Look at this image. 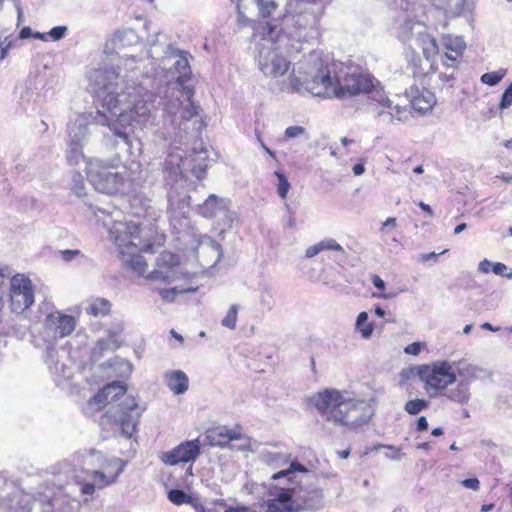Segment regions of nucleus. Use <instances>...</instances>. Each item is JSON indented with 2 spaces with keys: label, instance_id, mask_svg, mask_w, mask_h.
I'll list each match as a JSON object with an SVG mask.
<instances>
[{
  "label": "nucleus",
  "instance_id": "f257e3e1",
  "mask_svg": "<svg viewBox=\"0 0 512 512\" xmlns=\"http://www.w3.org/2000/svg\"><path fill=\"white\" fill-rule=\"evenodd\" d=\"M294 0H239L238 26L251 27L253 37L277 42L283 33V23L295 16Z\"/></svg>",
  "mask_w": 512,
  "mask_h": 512
},
{
  "label": "nucleus",
  "instance_id": "f03ea898",
  "mask_svg": "<svg viewBox=\"0 0 512 512\" xmlns=\"http://www.w3.org/2000/svg\"><path fill=\"white\" fill-rule=\"evenodd\" d=\"M311 403L326 421L348 430L359 429L373 415V409L366 401L350 398L335 389L316 393Z\"/></svg>",
  "mask_w": 512,
  "mask_h": 512
},
{
  "label": "nucleus",
  "instance_id": "7ed1b4c3",
  "mask_svg": "<svg viewBox=\"0 0 512 512\" xmlns=\"http://www.w3.org/2000/svg\"><path fill=\"white\" fill-rule=\"evenodd\" d=\"M267 499L263 503L265 512H300L317 510L323 507L324 494L321 489H304L294 485L293 481L287 486L271 484L268 488Z\"/></svg>",
  "mask_w": 512,
  "mask_h": 512
},
{
  "label": "nucleus",
  "instance_id": "20e7f679",
  "mask_svg": "<svg viewBox=\"0 0 512 512\" xmlns=\"http://www.w3.org/2000/svg\"><path fill=\"white\" fill-rule=\"evenodd\" d=\"M83 471L85 476H76L83 495H92L95 488H104L114 483L125 467L119 458L108 459L98 451H90L83 455Z\"/></svg>",
  "mask_w": 512,
  "mask_h": 512
},
{
  "label": "nucleus",
  "instance_id": "39448f33",
  "mask_svg": "<svg viewBox=\"0 0 512 512\" xmlns=\"http://www.w3.org/2000/svg\"><path fill=\"white\" fill-rule=\"evenodd\" d=\"M141 225L134 222H125L116 228L115 244L119 249V256L124 265L130 268L139 276H143L147 270V262L144 257L137 253L140 240Z\"/></svg>",
  "mask_w": 512,
  "mask_h": 512
},
{
  "label": "nucleus",
  "instance_id": "423d86ee",
  "mask_svg": "<svg viewBox=\"0 0 512 512\" xmlns=\"http://www.w3.org/2000/svg\"><path fill=\"white\" fill-rule=\"evenodd\" d=\"M418 375L424 382V388L430 397H437L456 381L455 372L450 363L443 361L430 365L413 367L409 371Z\"/></svg>",
  "mask_w": 512,
  "mask_h": 512
},
{
  "label": "nucleus",
  "instance_id": "0eeeda50",
  "mask_svg": "<svg viewBox=\"0 0 512 512\" xmlns=\"http://www.w3.org/2000/svg\"><path fill=\"white\" fill-rule=\"evenodd\" d=\"M86 175L97 191L106 194H116L125 184V173L104 161L89 162Z\"/></svg>",
  "mask_w": 512,
  "mask_h": 512
},
{
  "label": "nucleus",
  "instance_id": "6e6552de",
  "mask_svg": "<svg viewBox=\"0 0 512 512\" xmlns=\"http://www.w3.org/2000/svg\"><path fill=\"white\" fill-rule=\"evenodd\" d=\"M151 115L150 104L143 97H135L132 106L121 112L117 119L102 122V125L107 126L115 136L121 138L126 144H130L129 134L126 129L133 124H145Z\"/></svg>",
  "mask_w": 512,
  "mask_h": 512
},
{
  "label": "nucleus",
  "instance_id": "1a4fd4ad",
  "mask_svg": "<svg viewBox=\"0 0 512 512\" xmlns=\"http://www.w3.org/2000/svg\"><path fill=\"white\" fill-rule=\"evenodd\" d=\"M466 48L467 45L460 36L446 35L442 39L443 55L440 57L442 62L440 74L452 84L456 79Z\"/></svg>",
  "mask_w": 512,
  "mask_h": 512
},
{
  "label": "nucleus",
  "instance_id": "9d476101",
  "mask_svg": "<svg viewBox=\"0 0 512 512\" xmlns=\"http://www.w3.org/2000/svg\"><path fill=\"white\" fill-rule=\"evenodd\" d=\"M10 309L16 314L27 310L34 303V287L32 281L23 274H16L10 279Z\"/></svg>",
  "mask_w": 512,
  "mask_h": 512
},
{
  "label": "nucleus",
  "instance_id": "9b49d317",
  "mask_svg": "<svg viewBox=\"0 0 512 512\" xmlns=\"http://www.w3.org/2000/svg\"><path fill=\"white\" fill-rule=\"evenodd\" d=\"M336 66L321 65L317 73L311 78L305 79L306 92L322 97V98H336Z\"/></svg>",
  "mask_w": 512,
  "mask_h": 512
},
{
  "label": "nucleus",
  "instance_id": "f8f14e48",
  "mask_svg": "<svg viewBox=\"0 0 512 512\" xmlns=\"http://www.w3.org/2000/svg\"><path fill=\"white\" fill-rule=\"evenodd\" d=\"M373 77L361 73H342L336 70V98L364 94L372 87Z\"/></svg>",
  "mask_w": 512,
  "mask_h": 512
},
{
  "label": "nucleus",
  "instance_id": "ddd939ff",
  "mask_svg": "<svg viewBox=\"0 0 512 512\" xmlns=\"http://www.w3.org/2000/svg\"><path fill=\"white\" fill-rule=\"evenodd\" d=\"M407 68L410 70L414 79L424 81L426 78L436 75L442 85L452 86L450 80L444 79L441 74L442 62L434 63L423 58L420 53L412 47L406 55Z\"/></svg>",
  "mask_w": 512,
  "mask_h": 512
},
{
  "label": "nucleus",
  "instance_id": "4468645a",
  "mask_svg": "<svg viewBox=\"0 0 512 512\" xmlns=\"http://www.w3.org/2000/svg\"><path fill=\"white\" fill-rule=\"evenodd\" d=\"M143 411L144 409L138 406L133 397H125L124 401L120 404L116 421L120 426L121 434L125 438L129 439L132 437Z\"/></svg>",
  "mask_w": 512,
  "mask_h": 512
},
{
  "label": "nucleus",
  "instance_id": "2eb2a0df",
  "mask_svg": "<svg viewBox=\"0 0 512 512\" xmlns=\"http://www.w3.org/2000/svg\"><path fill=\"white\" fill-rule=\"evenodd\" d=\"M260 458L265 464L273 468H281L289 464L287 469L280 470L273 474L272 480L287 478L288 482H292L293 479L290 477L291 474L296 471L307 472V469L303 465L290 461V454L288 453L267 450L261 453Z\"/></svg>",
  "mask_w": 512,
  "mask_h": 512
},
{
  "label": "nucleus",
  "instance_id": "dca6fc26",
  "mask_svg": "<svg viewBox=\"0 0 512 512\" xmlns=\"http://www.w3.org/2000/svg\"><path fill=\"white\" fill-rule=\"evenodd\" d=\"M258 63L263 74L272 78L283 76L290 68V62L276 48H262Z\"/></svg>",
  "mask_w": 512,
  "mask_h": 512
},
{
  "label": "nucleus",
  "instance_id": "f3484780",
  "mask_svg": "<svg viewBox=\"0 0 512 512\" xmlns=\"http://www.w3.org/2000/svg\"><path fill=\"white\" fill-rule=\"evenodd\" d=\"M200 453L199 441H185L174 449L164 452L161 460L167 465H177L179 463H187L194 461Z\"/></svg>",
  "mask_w": 512,
  "mask_h": 512
},
{
  "label": "nucleus",
  "instance_id": "a211bd4d",
  "mask_svg": "<svg viewBox=\"0 0 512 512\" xmlns=\"http://www.w3.org/2000/svg\"><path fill=\"white\" fill-rule=\"evenodd\" d=\"M53 502L49 495L21 493L18 496L17 507L10 506L13 512H52Z\"/></svg>",
  "mask_w": 512,
  "mask_h": 512
},
{
  "label": "nucleus",
  "instance_id": "6ab92c4d",
  "mask_svg": "<svg viewBox=\"0 0 512 512\" xmlns=\"http://www.w3.org/2000/svg\"><path fill=\"white\" fill-rule=\"evenodd\" d=\"M435 104V95L430 90L415 86L410 88V106L414 111L425 114L431 111Z\"/></svg>",
  "mask_w": 512,
  "mask_h": 512
},
{
  "label": "nucleus",
  "instance_id": "aec40b11",
  "mask_svg": "<svg viewBox=\"0 0 512 512\" xmlns=\"http://www.w3.org/2000/svg\"><path fill=\"white\" fill-rule=\"evenodd\" d=\"M415 46L423 58L438 63L440 48L435 37L426 32L418 33L415 38Z\"/></svg>",
  "mask_w": 512,
  "mask_h": 512
},
{
  "label": "nucleus",
  "instance_id": "412c9836",
  "mask_svg": "<svg viewBox=\"0 0 512 512\" xmlns=\"http://www.w3.org/2000/svg\"><path fill=\"white\" fill-rule=\"evenodd\" d=\"M209 438L212 445L228 447L231 442L241 438V429L220 427L210 432Z\"/></svg>",
  "mask_w": 512,
  "mask_h": 512
},
{
  "label": "nucleus",
  "instance_id": "4be33fe9",
  "mask_svg": "<svg viewBox=\"0 0 512 512\" xmlns=\"http://www.w3.org/2000/svg\"><path fill=\"white\" fill-rule=\"evenodd\" d=\"M365 94L369 96L371 105L375 107L378 115L385 114L387 108L391 106V99L388 98L384 89L375 83L374 78L372 79V87Z\"/></svg>",
  "mask_w": 512,
  "mask_h": 512
},
{
  "label": "nucleus",
  "instance_id": "5701e85b",
  "mask_svg": "<svg viewBox=\"0 0 512 512\" xmlns=\"http://www.w3.org/2000/svg\"><path fill=\"white\" fill-rule=\"evenodd\" d=\"M75 329V322H45V340L56 341L69 335Z\"/></svg>",
  "mask_w": 512,
  "mask_h": 512
},
{
  "label": "nucleus",
  "instance_id": "b1692460",
  "mask_svg": "<svg viewBox=\"0 0 512 512\" xmlns=\"http://www.w3.org/2000/svg\"><path fill=\"white\" fill-rule=\"evenodd\" d=\"M164 379L167 387L176 395L183 394L188 390V377L181 370L166 372Z\"/></svg>",
  "mask_w": 512,
  "mask_h": 512
},
{
  "label": "nucleus",
  "instance_id": "393cba45",
  "mask_svg": "<svg viewBox=\"0 0 512 512\" xmlns=\"http://www.w3.org/2000/svg\"><path fill=\"white\" fill-rule=\"evenodd\" d=\"M112 304L105 298H96L92 300L85 308L86 313L95 318L108 317L111 314Z\"/></svg>",
  "mask_w": 512,
  "mask_h": 512
},
{
  "label": "nucleus",
  "instance_id": "a878e982",
  "mask_svg": "<svg viewBox=\"0 0 512 512\" xmlns=\"http://www.w3.org/2000/svg\"><path fill=\"white\" fill-rule=\"evenodd\" d=\"M121 344L119 339V335L117 333H111L106 339H99L92 351V357L94 360H98L104 351L106 350H115Z\"/></svg>",
  "mask_w": 512,
  "mask_h": 512
},
{
  "label": "nucleus",
  "instance_id": "bb28decb",
  "mask_svg": "<svg viewBox=\"0 0 512 512\" xmlns=\"http://www.w3.org/2000/svg\"><path fill=\"white\" fill-rule=\"evenodd\" d=\"M221 200L214 194L208 196L198 208V213L208 219L214 218L221 210Z\"/></svg>",
  "mask_w": 512,
  "mask_h": 512
},
{
  "label": "nucleus",
  "instance_id": "cd10ccee",
  "mask_svg": "<svg viewBox=\"0 0 512 512\" xmlns=\"http://www.w3.org/2000/svg\"><path fill=\"white\" fill-rule=\"evenodd\" d=\"M324 250L343 251V247L338 244L334 239H325L319 243L308 247L305 251L307 258H312Z\"/></svg>",
  "mask_w": 512,
  "mask_h": 512
},
{
  "label": "nucleus",
  "instance_id": "c85d7f7f",
  "mask_svg": "<svg viewBox=\"0 0 512 512\" xmlns=\"http://www.w3.org/2000/svg\"><path fill=\"white\" fill-rule=\"evenodd\" d=\"M492 272L495 275L512 279V269L501 262H491L487 259L482 260V273Z\"/></svg>",
  "mask_w": 512,
  "mask_h": 512
},
{
  "label": "nucleus",
  "instance_id": "c756f323",
  "mask_svg": "<svg viewBox=\"0 0 512 512\" xmlns=\"http://www.w3.org/2000/svg\"><path fill=\"white\" fill-rule=\"evenodd\" d=\"M443 395L454 402L464 403L468 400L470 395L468 384L466 382H460L454 388H447Z\"/></svg>",
  "mask_w": 512,
  "mask_h": 512
},
{
  "label": "nucleus",
  "instance_id": "7c9ffc66",
  "mask_svg": "<svg viewBox=\"0 0 512 512\" xmlns=\"http://www.w3.org/2000/svg\"><path fill=\"white\" fill-rule=\"evenodd\" d=\"M113 386H104L97 392L88 402V404L96 410H100L109 403V393L113 390Z\"/></svg>",
  "mask_w": 512,
  "mask_h": 512
},
{
  "label": "nucleus",
  "instance_id": "2f4dec72",
  "mask_svg": "<svg viewBox=\"0 0 512 512\" xmlns=\"http://www.w3.org/2000/svg\"><path fill=\"white\" fill-rule=\"evenodd\" d=\"M385 113L390 115L393 120L406 121L410 115V109L407 105L394 104L391 100V106L387 108Z\"/></svg>",
  "mask_w": 512,
  "mask_h": 512
},
{
  "label": "nucleus",
  "instance_id": "473e14b6",
  "mask_svg": "<svg viewBox=\"0 0 512 512\" xmlns=\"http://www.w3.org/2000/svg\"><path fill=\"white\" fill-rule=\"evenodd\" d=\"M108 366L113 368L116 375L120 377L128 376L132 372V364L122 358H114L112 361L108 362Z\"/></svg>",
  "mask_w": 512,
  "mask_h": 512
},
{
  "label": "nucleus",
  "instance_id": "72a5a7b5",
  "mask_svg": "<svg viewBox=\"0 0 512 512\" xmlns=\"http://www.w3.org/2000/svg\"><path fill=\"white\" fill-rule=\"evenodd\" d=\"M183 89L186 91L190 103H189V105L187 107H185L182 110L180 117L184 121H189V120H191L192 118L196 117L199 114V106H197L192 101V97H193V93H194L193 89L189 88V87H184Z\"/></svg>",
  "mask_w": 512,
  "mask_h": 512
},
{
  "label": "nucleus",
  "instance_id": "f704fd0d",
  "mask_svg": "<svg viewBox=\"0 0 512 512\" xmlns=\"http://www.w3.org/2000/svg\"><path fill=\"white\" fill-rule=\"evenodd\" d=\"M512 182V174L501 173L499 175L487 176L486 184L493 188L501 189L502 184H509Z\"/></svg>",
  "mask_w": 512,
  "mask_h": 512
},
{
  "label": "nucleus",
  "instance_id": "c9c22d12",
  "mask_svg": "<svg viewBox=\"0 0 512 512\" xmlns=\"http://www.w3.org/2000/svg\"><path fill=\"white\" fill-rule=\"evenodd\" d=\"M506 73H507V70L501 68L497 71L482 74V83L487 84L489 86H494V85L498 84L504 78Z\"/></svg>",
  "mask_w": 512,
  "mask_h": 512
},
{
  "label": "nucleus",
  "instance_id": "e433bc0d",
  "mask_svg": "<svg viewBox=\"0 0 512 512\" xmlns=\"http://www.w3.org/2000/svg\"><path fill=\"white\" fill-rule=\"evenodd\" d=\"M427 406H428V402L426 400H424V399H413V400H409L405 404L404 410L408 414H410V415H417L422 410L427 408Z\"/></svg>",
  "mask_w": 512,
  "mask_h": 512
},
{
  "label": "nucleus",
  "instance_id": "4c0bfd02",
  "mask_svg": "<svg viewBox=\"0 0 512 512\" xmlns=\"http://www.w3.org/2000/svg\"><path fill=\"white\" fill-rule=\"evenodd\" d=\"M275 175L278 178L277 193L282 199H286L290 189L288 178L280 171H276Z\"/></svg>",
  "mask_w": 512,
  "mask_h": 512
},
{
  "label": "nucleus",
  "instance_id": "58836bf2",
  "mask_svg": "<svg viewBox=\"0 0 512 512\" xmlns=\"http://www.w3.org/2000/svg\"><path fill=\"white\" fill-rule=\"evenodd\" d=\"M168 499L175 505H182L191 501V496L186 494L183 490L172 489L168 492Z\"/></svg>",
  "mask_w": 512,
  "mask_h": 512
},
{
  "label": "nucleus",
  "instance_id": "ea45409f",
  "mask_svg": "<svg viewBox=\"0 0 512 512\" xmlns=\"http://www.w3.org/2000/svg\"><path fill=\"white\" fill-rule=\"evenodd\" d=\"M106 386H113V390L109 393V403H112L119 399V397L124 396L126 393V385L121 381H113Z\"/></svg>",
  "mask_w": 512,
  "mask_h": 512
},
{
  "label": "nucleus",
  "instance_id": "a19ab883",
  "mask_svg": "<svg viewBox=\"0 0 512 512\" xmlns=\"http://www.w3.org/2000/svg\"><path fill=\"white\" fill-rule=\"evenodd\" d=\"M175 68L177 70L183 69L185 72L178 76L177 83L180 84L183 88L186 87L184 84L189 79L190 68L189 63L186 58H181L175 63Z\"/></svg>",
  "mask_w": 512,
  "mask_h": 512
},
{
  "label": "nucleus",
  "instance_id": "79ce46f5",
  "mask_svg": "<svg viewBox=\"0 0 512 512\" xmlns=\"http://www.w3.org/2000/svg\"><path fill=\"white\" fill-rule=\"evenodd\" d=\"M287 90L291 93H304L305 90V80L301 81L294 74L289 76V83L287 86Z\"/></svg>",
  "mask_w": 512,
  "mask_h": 512
},
{
  "label": "nucleus",
  "instance_id": "37998d69",
  "mask_svg": "<svg viewBox=\"0 0 512 512\" xmlns=\"http://www.w3.org/2000/svg\"><path fill=\"white\" fill-rule=\"evenodd\" d=\"M355 331L360 333L363 339H369L374 331L373 322H355Z\"/></svg>",
  "mask_w": 512,
  "mask_h": 512
},
{
  "label": "nucleus",
  "instance_id": "c03bdc74",
  "mask_svg": "<svg viewBox=\"0 0 512 512\" xmlns=\"http://www.w3.org/2000/svg\"><path fill=\"white\" fill-rule=\"evenodd\" d=\"M234 441L237 443H230L229 448L237 451H247L251 449V440L241 432V438H237Z\"/></svg>",
  "mask_w": 512,
  "mask_h": 512
},
{
  "label": "nucleus",
  "instance_id": "a18cd8bd",
  "mask_svg": "<svg viewBox=\"0 0 512 512\" xmlns=\"http://www.w3.org/2000/svg\"><path fill=\"white\" fill-rule=\"evenodd\" d=\"M512 105V82L505 89L502 94L501 101L499 104V108L501 110L507 109Z\"/></svg>",
  "mask_w": 512,
  "mask_h": 512
},
{
  "label": "nucleus",
  "instance_id": "49530a36",
  "mask_svg": "<svg viewBox=\"0 0 512 512\" xmlns=\"http://www.w3.org/2000/svg\"><path fill=\"white\" fill-rule=\"evenodd\" d=\"M118 98L113 93H108L103 99V107L106 108L108 112H113V110L118 106Z\"/></svg>",
  "mask_w": 512,
  "mask_h": 512
},
{
  "label": "nucleus",
  "instance_id": "de8ad7c7",
  "mask_svg": "<svg viewBox=\"0 0 512 512\" xmlns=\"http://www.w3.org/2000/svg\"><path fill=\"white\" fill-rule=\"evenodd\" d=\"M160 260L162 264L170 267L176 266L179 263L178 257L171 252L161 253Z\"/></svg>",
  "mask_w": 512,
  "mask_h": 512
},
{
  "label": "nucleus",
  "instance_id": "09e8293b",
  "mask_svg": "<svg viewBox=\"0 0 512 512\" xmlns=\"http://www.w3.org/2000/svg\"><path fill=\"white\" fill-rule=\"evenodd\" d=\"M379 447L386 448L390 452H387L385 456L391 460H401L405 454L401 452L399 448H395L394 446L389 445H380Z\"/></svg>",
  "mask_w": 512,
  "mask_h": 512
},
{
  "label": "nucleus",
  "instance_id": "8fccbe9b",
  "mask_svg": "<svg viewBox=\"0 0 512 512\" xmlns=\"http://www.w3.org/2000/svg\"><path fill=\"white\" fill-rule=\"evenodd\" d=\"M66 31H67V27L66 26H56V27H53L48 32L47 35L51 38V40L58 41V40H60L61 38L64 37Z\"/></svg>",
  "mask_w": 512,
  "mask_h": 512
},
{
  "label": "nucleus",
  "instance_id": "3c124183",
  "mask_svg": "<svg viewBox=\"0 0 512 512\" xmlns=\"http://www.w3.org/2000/svg\"><path fill=\"white\" fill-rule=\"evenodd\" d=\"M305 133V128L302 126H289L285 130V136L288 138H295Z\"/></svg>",
  "mask_w": 512,
  "mask_h": 512
},
{
  "label": "nucleus",
  "instance_id": "603ef678",
  "mask_svg": "<svg viewBox=\"0 0 512 512\" xmlns=\"http://www.w3.org/2000/svg\"><path fill=\"white\" fill-rule=\"evenodd\" d=\"M424 346L421 342H413L407 345L404 349L406 354L410 355H418L421 352L422 347Z\"/></svg>",
  "mask_w": 512,
  "mask_h": 512
},
{
  "label": "nucleus",
  "instance_id": "864d4df0",
  "mask_svg": "<svg viewBox=\"0 0 512 512\" xmlns=\"http://www.w3.org/2000/svg\"><path fill=\"white\" fill-rule=\"evenodd\" d=\"M479 480L477 478H469L462 481V485L466 488L477 490L479 488Z\"/></svg>",
  "mask_w": 512,
  "mask_h": 512
},
{
  "label": "nucleus",
  "instance_id": "5fc2aeb1",
  "mask_svg": "<svg viewBox=\"0 0 512 512\" xmlns=\"http://www.w3.org/2000/svg\"><path fill=\"white\" fill-rule=\"evenodd\" d=\"M187 504H190L196 512H206V507L202 505L198 498L191 497V501H188Z\"/></svg>",
  "mask_w": 512,
  "mask_h": 512
},
{
  "label": "nucleus",
  "instance_id": "6e6d98bb",
  "mask_svg": "<svg viewBox=\"0 0 512 512\" xmlns=\"http://www.w3.org/2000/svg\"><path fill=\"white\" fill-rule=\"evenodd\" d=\"M373 285L381 292L385 290V282L376 274L371 277Z\"/></svg>",
  "mask_w": 512,
  "mask_h": 512
},
{
  "label": "nucleus",
  "instance_id": "4d7b16f0",
  "mask_svg": "<svg viewBox=\"0 0 512 512\" xmlns=\"http://www.w3.org/2000/svg\"><path fill=\"white\" fill-rule=\"evenodd\" d=\"M79 253H80L79 250H63V251H61L62 257L65 261H71Z\"/></svg>",
  "mask_w": 512,
  "mask_h": 512
},
{
  "label": "nucleus",
  "instance_id": "13d9d810",
  "mask_svg": "<svg viewBox=\"0 0 512 512\" xmlns=\"http://www.w3.org/2000/svg\"><path fill=\"white\" fill-rule=\"evenodd\" d=\"M238 313V307L236 305H232L227 312V315L224 320H236Z\"/></svg>",
  "mask_w": 512,
  "mask_h": 512
},
{
  "label": "nucleus",
  "instance_id": "bf43d9fd",
  "mask_svg": "<svg viewBox=\"0 0 512 512\" xmlns=\"http://www.w3.org/2000/svg\"><path fill=\"white\" fill-rule=\"evenodd\" d=\"M225 512H256L250 507L239 506V507H230L225 510Z\"/></svg>",
  "mask_w": 512,
  "mask_h": 512
},
{
  "label": "nucleus",
  "instance_id": "052dcab7",
  "mask_svg": "<svg viewBox=\"0 0 512 512\" xmlns=\"http://www.w3.org/2000/svg\"><path fill=\"white\" fill-rule=\"evenodd\" d=\"M428 428L427 419L424 416H421L417 420V430L425 431Z\"/></svg>",
  "mask_w": 512,
  "mask_h": 512
},
{
  "label": "nucleus",
  "instance_id": "680f3d73",
  "mask_svg": "<svg viewBox=\"0 0 512 512\" xmlns=\"http://www.w3.org/2000/svg\"><path fill=\"white\" fill-rule=\"evenodd\" d=\"M417 205H418V206H419V208H420L423 212H425L429 217H432V216H433V210H432V208H431L428 204L424 203L423 201H419Z\"/></svg>",
  "mask_w": 512,
  "mask_h": 512
},
{
  "label": "nucleus",
  "instance_id": "e2e57ef3",
  "mask_svg": "<svg viewBox=\"0 0 512 512\" xmlns=\"http://www.w3.org/2000/svg\"><path fill=\"white\" fill-rule=\"evenodd\" d=\"M447 251H448V250H447V249H445V250H443L441 253H439V255L444 254V253H446ZM437 256H438V254H436L435 252H431V253L423 254V255L421 256V259H422L423 261H428V260H430L431 258H436Z\"/></svg>",
  "mask_w": 512,
  "mask_h": 512
},
{
  "label": "nucleus",
  "instance_id": "0e129e2a",
  "mask_svg": "<svg viewBox=\"0 0 512 512\" xmlns=\"http://www.w3.org/2000/svg\"><path fill=\"white\" fill-rule=\"evenodd\" d=\"M48 320H61V321L74 320V317L70 316V315H61V314H59L57 317H54L53 315H49Z\"/></svg>",
  "mask_w": 512,
  "mask_h": 512
},
{
  "label": "nucleus",
  "instance_id": "69168bd1",
  "mask_svg": "<svg viewBox=\"0 0 512 512\" xmlns=\"http://www.w3.org/2000/svg\"><path fill=\"white\" fill-rule=\"evenodd\" d=\"M352 170L355 175H361L364 173L365 167L362 163H357L353 166Z\"/></svg>",
  "mask_w": 512,
  "mask_h": 512
},
{
  "label": "nucleus",
  "instance_id": "338daca9",
  "mask_svg": "<svg viewBox=\"0 0 512 512\" xmlns=\"http://www.w3.org/2000/svg\"><path fill=\"white\" fill-rule=\"evenodd\" d=\"M396 225V218L389 217L386 219V221L383 223V227L385 226H395Z\"/></svg>",
  "mask_w": 512,
  "mask_h": 512
},
{
  "label": "nucleus",
  "instance_id": "774afa93",
  "mask_svg": "<svg viewBox=\"0 0 512 512\" xmlns=\"http://www.w3.org/2000/svg\"><path fill=\"white\" fill-rule=\"evenodd\" d=\"M337 454L341 459H347L350 455V451L349 450L337 451Z\"/></svg>",
  "mask_w": 512,
  "mask_h": 512
}]
</instances>
